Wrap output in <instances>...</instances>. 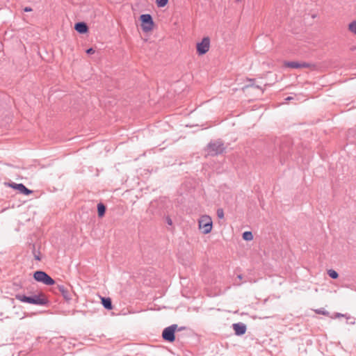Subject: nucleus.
<instances>
[{
    "label": "nucleus",
    "mask_w": 356,
    "mask_h": 356,
    "mask_svg": "<svg viewBox=\"0 0 356 356\" xmlns=\"http://www.w3.org/2000/svg\"><path fill=\"white\" fill-rule=\"evenodd\" d=\"M232 326L235 334L238 336L243 335L247 330L246 325L243 323H234Z\"/></svg>",
    "instance_id": "obj_11"
},
{
    "label": "nucleus",
    "mask_w": 356,
    "mask_h": 356,
    "mask_svg": "<svg viewBox=\"0 0 356 356\" xmlns=\"http://www.w3.org/2000/svg\"><path fill=\"white\" fill-rule=\"evenodd\" d=\"M327 274L328 275L332 278V279H337L338 277H339V274L338 273L334 270H332V269H330V270H327Z\"/></svg>",
    "instance_id": "obj_17"
},
{
    "label": "nucleus",
    "mask_w": 356,
    "mask_h": 356,
    "mask_svg": "<svg viewBox=\"0 0 356 356\" xmlns=\"http://www.w3.org/2000/svg\"><path fill=\"white\" fill-rule=\"evenodd\" d=\"M34 257H35V259L37 261H40V259H41L39 255L35 254Z\"/></svg>",
    "instance_id": "obj_26"
},
{
    "label": "nucleus",
    "mask_w": 356,
    "mask_h": 356,
    "mask_svg": "<svg viewBox=\"0 0 356 356\" xmlns=\"http://www.w3.org/2000/svg\"><path fill=\"white\" fill-rule=\"evenodd\" d=\"M141 28L144 32H148L154 28V21L151 15L143 14L140 16Z\"/></svg>",
    "instance_id": "obj_6"
},
{
    "label": "nucleus",
    "mask_w": 356,
    "mask_h": 356,
    "mask_svg": "<svg viewBox=\"0 0 356 356\" xmlns=\"http://www.w3.org/2000/svg\"><path fill=\"white\" fill-rule=\"evenodd\" d=\"M315 312H316V314H323L324 316H328L329 315V312L325 310L323 308L318 309Z\"/></svg>",
    "instance_id": "obj_19"
},
{
    "label": "nucleus",
    "mask_w": 356,
    "mask_h": 356,
    "mask_svg": "<svg viewBox=\"0 0 356 356\" xmlns=\"http://www.w3.org/2000/svg\"><path fill=\"white\" fill-rule=\"evenodd\" d=\"M185 329H186V327H177V331H181V330H184Z\"/></svg>",
    "instance_id": "obj_25"
},
{
    "label": "nucleus",
    "mask_w": 356,
    "mask_h": 356,
    "mask_svg": "<svg viewBox=\"0 0 356 356\" xmlns=\"http://www.w3.org/2000/svg\"><path fill=\"white\" fill-rule=\"evenodd\" d=\"M217 216L218 218H224V211L222 209L220 208L217 209L216 211Z\"/></svg>",
    "instance_id": "obj_20"
},
{
    "label": "nucleus",
    "mask_w": 356,
    "mask_h": 356,
    "mask_svg": "<svg viewBox=\"0 0 356 356\" xmlns=\"http://www.w3.org/2000/svg\"><path fill=\"white\" fill-rule=\"evenodd\" d=\"M243 238L245 241H249L253 239V234L250 231H246L243 233Z\"/></svg>",
    "instance_id": "obj_15"
},
{
    "label": "nucleus",
    "mask_w": 356,
    "mask_h": 356,
    "mask_svg": "<svg viewBox=\"0 0 356 356\" xmlns=\"http://www.w3.org/2000/svg\"><path fill=\"white\" fill-rule=\"evenodd\" d=\"M74 29L81 34L86 33L88 31V27L86 22H76L74 25Z\"/></svg>",
    "instance_id": "obj_12"
},
{
    "label": "nucleus",
    "mask_w": 356,
    "mask_h": 356,
    "mask_svg": "<svg viewBox=\"0 0 356 356\" xmlns=\"http://www.w3.org/2000/svg\"><path fill=\"white\" fill-rule=\"evenodd\" d=\"M284 65L290 68H309L312 66L311 63L306 62L288 61Z\"/></svg>",
    "instance_id": "obj_9"
},
{
    "label": "nucleus",
    "mask_w": 356,
    "mask_h": 356,
    "mask_svg": "<svg viewBox=\"0 0 356 356\" xmlns=\"http://www.w3.org/2000/svg\"><path fill=\"white\" fill-rule=\"evenodd\" d=\"M106 209V208L103 203L100 202L97 204V213L99 218H102L104 216Z\"/></svg>",
    "instance_id": "obj_14"
},
{
    "label": "nucleus",
    "mask_w": 356,
    "mask_h": 356,
    "mask_svg": "<svg viewBox=\"0 0 356 356\" xmlns=\"http://www.w3.org/2000/svg\"><path fill=\"white\" fill-rule=\"evenodd\" d=\"M156 3L158 7L163 8L168 4V0H156Z\"/></svg>",
    "instance_id": "obj_18"
},
{
    "label": "nucleus",
    "mask_w": 356,
    "mask_h": 356,
    "mask_svg": "<svg viewBox=\"0 0 356 356\" xmlns=\"http://www.w3.org/2000/svg\"><path fill=\"white\" fill-rule=\"evenodd\" d=\"M199 229L204 234H209L212 229V220L209 216H202L199 220Z\"/></svg>",
    "instance_id": "obj_5"
},
{
    "label": "nucleus",
    "mask_w": 356,
    "mask_h": 356,
    "mask_svg": "<svg viewBox=\"0 0 356 356\" xmlns=\"http://www.w3.org/2000/svg\"><path fill=\"white\" fill-rule=\"evenodd\" d=\"M237 278H238V279H239L240 280H242V278H243L242 275H238L237 276Z\"/></svg>",
    "instance_id": "obj_28"
},
{
    "label": "nucleus",
    "mask_w": 356,
    "mask_h": 356,
    "mask_svg": "<svg viewBox=\"0 0 356 356\" xmlns=\"http://www.w3.org/2000/svg\"><path fill=\"white\" fill-rule=\"evenodd\" d=\"M56 290L63 296L65 300L69 301L72 299L70 286H65L63 284H57Z\"/></svg>",
    "instance_id": "obj_8"
},
{
    "label": "nucleus",
    "mask_w": 356,
    "mask_h": 356,
    "mask_svg": "<svg viewBox=\"0 0 356 356\" xmlns=\"http://www.w3.org/2000/svg\"><path fill=\"white\" fill-rule=\"evenodd\" d=\"M15 299L25 303H29L35 305L44 306L47 304L48 300L44 293L39 292L38 293H33L31 296H26L22 293H17Z\"/></svg>",
    "instance_id": "obj_1"
},
{
    "label": "nucleus",
    "mask_w": 356,
    "mask_h": 356,
    "mask_svg": "<svg viewBox=\"0 0 356 356\" xmlns=\"http://www.w3.org/2000/svg\"><path fill=\"white\" fill-rule=\"evenodd\" d=\"M24 12H31V11H32V8L31 7H25L24 8Z\"/></svg>",
    "instance_id": "obj_24"
},
{
    "label": "nucleus",
    "mask_w": 356,
    "mask_h": 356,
    "mask_svg": "<svg viewBox=\"0 0 356 356\" xmlns=\"http://www.w3.org/2000/svg\"><path fill=\"white\" fill-rule=\"evenodd\" d=\"M291 99H293V97H288L285 99L286 101H289Z\"/></svg>",
    "instance_id": "obj_27"
},
{
    "label": "nucleus",
    "mask_w": 356,
    "mask_h": 356,
    "mask_svg": "<svg viewBox=\"0 0 356 356\" xmlns=\"http://www.w3.org/2000/svg\"><path fill=\"white\" fill-rule=\"evenodd\" d=\"M95 49H94L93 48H92V47H91V48H89V49H88L86 50V53H87L88 54H94V53H95Z\"/></svg>",
    "instance_id": "obj_22"
},
{
    "label": "nucleus",
    "mask_w": 356,
    "mask_h": 356,
    "mask_svg": "<svg viewBox=\"0 0 356 356\" xmlns=\"http://www.w3.org/2000/svg\"><path fill=\"white\" fill-rule=\"evenodd\" d=\"M209 47L210 38L209 37H204L201 42L197 43V53L200 56L204 55L209 50Z\"/></svg>",
    "instance_id": "obj_7"
},
{
    "label": "nucleus",
    "mask_w": 356,
    "mask_h": 356,
    "mask_svg": "<svg viewBox=\"0 0 356 356\" xmlns=\"http://www.w3.org/2000/svg\"><path fill=\"white\" fill-rule=\"evenodd\" d=\"M346 316L345 314H341V313H336V314H335V317H336V318H339V317H343V316Z\"/></svg>",
    "instance_id": "obj_23"
},
{
    "label": "nucleus",
    "mask_w": 356,
    "mask_h": 356,
    "mask_svg": "<svg viewBox=\"0 0 356 356\" xmlns=\"http://www.w3.org/2000/svg\"><path fill=\"white\" fill-rule=\"evenodd\" d=\"M225 149L224 143L220 140L210 142L207 147L208 154L213 156L222 154Z\"/></svg>",
    "instance_id": "obj_2"
},
{
    "label": "nucleus",
    "mask_w": 356,
    "mask_h": 356,
    "mask_svg": "<svg viewBox=\"0 0 356 356\" xmlns=\"http://www.w3.org/2000/svg\"><path fill=\"white\" fill-rule=\"evenodd\" d=\"M13 188L19 191L20 193L29 195L33 193V191L26 188L23 184L13 183L10 185Z\"/></svg>",
    "instance_id": "obj_10"
},
{
    "label": "nucleus",
    "mask_w": 356,
    "mask_h": 356,
    "mask_svg": "<svg viewBox=\"0 0 356 356\" xmlns=\"http://www.w3.org/2000/svg\"><path fill=\"white\" fill-rule=\"evenodd\" d=\"M102 303L104 307L108 310H111L113 308L112 301L110 298H102Z\"/></svg>",
    "instance_id": "obj_13"
},
{
    "label": "nucleus",
    "mask_w": 356,
    "mask_h": 356,
    "mask_svg": "<svg viewBox=\"0 0 356 356\" xmlns=\"http://www.w3.org/2000/svg\"><path fill=\"white\" fill-rule=\"evenodd\" d=\"M177 329V324H172L165 327L162 332V337L164 341L172 343L175 340V332Z\"/></svg>",
    "instance_id": "obj_4"
},
{
    "label": "nucleus",
    "mask_w": 356,
    "mask_h": 356,
    "mask_svg": "<svg viewBox=\"0 0 356 356\" xmlns=\"http://www.w3.org/2000/svg\"><path fill=\"white\" fill-rule=\"evenodd\" d=\"M33 278L35 281L41 282L47 286H51L55 284V281L46 272L42 270H36L33 273Z\"/></svg>",
    "instance_id": "obj_3"
},
{
    "label": "nucleus",
    "mask_w": 356,
    "mask_h": 356,
    "mask_svg": "<svg viewBox=\"0 0 356 356\" xmlns=\"http://www.w3.org/2000/svg\"><path fill=\"white\" fill-rule=\"evenodd\" d=\"M237 1H239L240 0H236Z\"/></svg>",
    "instance_id": "obj_29"
},
{
    "label": "nucleus",
    "mask_w": 356,
    "mask_h": 356,
    "mask_svg": "<svg viewBox=\"0 0 356 356\" xmlns=\"http://www.w3.org/2000/svg\"><path fill=\"white\" fill-rule=\"evenodd\" d=\"M348 30L354 33L355 35H356V20H354L353 22H351L349 24H348Z\"/></svg>",
    "instance_id": "obj_16"
},
{
    "label": "nucleus",
    "mask_w": 356,
    "mask_h": 356,
    "mask_svg": "<svg viewBox=\"0 0 356 356\" xmlns=\"http://www.w3.org/2000/svg\"><path fill=\"white\" fill-rule=\"evenodd\" d=\"M165 221H166V222L168 223V225H172V219L170 218V216H167V217L165 218Z\"/></svg>",
    "instance_id": "obj_21"
}]
</instances>
